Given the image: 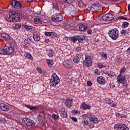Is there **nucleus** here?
Segmentation results:
<instances>
[{
  "label": "nucleus",
  "instance_id": "nucleus-63",
  "mask_svg": "<svg viewBox=\"0 0 130 130\" xmlns=\"http://www.w3.org/2000/svg\"><path fill=\"white\" fill-rule=\"evenodd\" d=\"M117 61H120L121 60V59L120 58H117Z\"/></svg>",
  "mask_w": 130,
  "mask_h": 130
},
{
  "label": "nucleus",
  "instance_id": "nucleus-58",
  "mask_svg": "<svg viewBox=\"0 0 130 130\" xmlns=\"http://www.w3.org/2000/svg\"><path fill=\"white\" fill-rule=\"evenodd\" d=\"M7 35H8V34H6L4 33V34H2L1 36H2V37H3L4 38H5L6 37V36H7Z\"/></svg>",
  "mask_w": 130,
  "mask_h": 130
},
{
  "label": "nucleus",
  "instance_id": "nucleus-25",
  "mask_svg": "<svg viewBox=\"0 0 130 130\" xmlns=\"http://www.w3.org/2000/svg\"><path fill=\"white\" fill-rule=\"evenodd\" d=\"M77 39L79 42H80V43H84V40H85V37L84 36L77 35Z\"/></svg>",
  "mask_w": 130,
  "mask_h": 130
},
{
  "label": "nucleus",
  "instance_id": "nucleus-52",
  "mask_svg": "<svg viewBox=\"0 0 130 130\" xmlns=\"http://www.w3.org/2000/svg\"><path fill=\"white\" fill-rule=\"evenodd\" d=\"M37 70L38 72H39V73H40V74H42V70H41V69L38 68H37Z\"/></svg>",
  "mask_w": 130,
  "mask_h": 130
},
{
  "label": "nucleus",
  "instance_id": "nucleus-40",
  "mask_svg": "<svg viewBox=\"0 0 130 130\" xmlns=\"http://www.w3.org/2000/svg\"><path fill=\"white\" fill-rule=\"evenodd\" d=\"M53 7L55 10H58V5H57V3H53Z\"/></svg>",
  "mask_w": 130,
  "mask_h": 130
},
{
  "label": "nucleus",
  "instance_id": "nucleus-43",
  "mask_svg": "<svg viewBox=\"0 0 130 130\" xmlns=\"http://www.w3.org/2000/svg\"><path fill=\"white\" fill-rule=\"evenodd\" d=\"M20 28H21V24H17L15 25V26L14 27V29H20Z\"/></svg>",
  "mask_w": 130,
  "mask_h": 130
},
{
  "label": "nucleus",
  "instance_id": "nucleus-6",
  "mask_svg": "<svg viewBox=\"0 0 130 130\" xmlns=\"http://www.w3.org/2000/svg\"><path fill=\"white\" fill-rule=\"evenodd\" d=\"M114 128L117 130H128V127H127L126 124L121 123L115 124Z\"/></svg>",
  "mask_w": 130,
  "mask_h": 130
},
{
  "label": "nucleus",
  "instance_id": "nucleus-5",
  "mask_svg": "<svg viewBox=\"0 0 130 130\" xmlns=\"http://www.w3.org/2000/svg\"><path fill=\"white\" fill-rule=\"evenodd\" d=\"M102 21H105V22H109V21H112L114 19V15L112 14L108 13L103 16L102 17Z\"/></svg>",
  "mask_w": 130,
  "mask_h": 130
},
{
  "label": "nucleus",
  "instance_id": "nucleus-36",
  "mask_svg": "<svg viewBox=\"0 0 130 130\" xmlns=\"http://www.w3.org/2000/svg\"><path fill=\"white\" fill-rule=\"evenodd\" d=\"M24 56H25V57H27L29 59H31V58H32V55H31V54H30V53L28 52L24 54Z\"/></svg>",
  "mask_w": 130,
  "mask_h": 130
},
{
  "label": "nucleus",
  "instance_id": "nucleus-22",
  "mask_svg": "<svg viewBox=\"0 0 130 130\" xmlns=\"http://www.w3.org/2000/svg\"><path fill=\"white\" fill-rule=\"evenodd\" d=\"M45 36H49V37H55V36H56V33L53 31H51V32L45 31Z\"/></svg>",
  "mask_w": 130,
  "mask_h": 130
},
{
  "label": "nucleus",
  "instance_id": "nucleus-13",
  "mask_svg": "<svg viewBox=\"0 0 130 130\" xmlns=\"http://www.w3.org/2000/svg\"><path fill=\"white\" fill-rule=\"evenodd\" d=\"M117 82L119 84H122L123 85H124L125 84V75H122L119 77L118 76H117Z\"/></svg>",
  "mask_w": 130,
  "mask_h": 130
},
{
  "label": "nucleus",
  "instance_id": "nucleus-62",
  "mask_svg": "<svg viewBox=\"0 0 130 130\" xmlns=\"http://www.w3.org/2000/svg\"><path fill=\"white\" fill-rule=\"evenodd\" d=\"M127 52L130 54V48H128V49L127 50Z\"/></svg>",
  "mask_w": 130,
  "mask_h": 130
},
{
  "label": "nucleus",
  "instance_id": "nucleus-54",
  "mask_svg": "<svg viewBox=\"0 0 130 130\" xmlns=\"http://www.w3.org/2000/svg\"><path fill=\"white\" fill-rule=\"evenodd\" d=\"M121 34L122 35H125V30L122 29L121 30Z\"/></svg>",
  "mask_w": 130,
  "mask_h": 130
},
{
  "label": "nucleus",
  "instance_id": "nucleus-60",
  "mask_svg": "<svg viewBox=\"0 0 130 130\" xmlns=\"http://www.w3.org/2000/svg\"><path fill=\"white\" fill-rule=\"evenodd\" d=\"M45 42L46 43H48V42H49V39H45Z\"/></svg>",
  "mask_w": 130,
  "mask_h": 130
},
{
  "label": "nucleus",
  "instance_id": "nucleus-55",
  "mask_svg": "<svg viewBox=\"0 0 130 130\" xmlns=\"http://www.w3.org/2000/svg\"><path fill=\"white\" fill-rule=\"evenodd\" d=\"M82 123L83 125H87V124H88V122H87V121L86 120H84V121H83Z\"/></svg>",
  "mask_w": 130,
  "mask_h": 130
},
{
  "label": "nucleus",
  "instance_id": "nucleus-3",
  "mask_svg": "<svg viewBox=\"0 0 130 130\" xmlns=\"http://www.w3.org/2000/svg\"><path fill=\"white\" fill-rule=\"evenodd\" d=\"M92 59L93 56H88V55H86L85 60L83 61V67H92V63H93L92 61Z\"/></svg>",
  "mask_w": 130,
  "mask_h": 130
},
{
  "label": "nucleus",
  "instance_id": "nucleus-38",
  "mask_svg": "<svg viewBox=\"0 0 130 130\" xmlns=\"http://www.w3.org/2000/svg\"><path fill=\"white\" fill-rule=\"evenodd\" d=\"M93 74H94V75H96L97 76H99L100 75V72H99V70H98V69H95L93 71Z\"/></svg>",
  "mask_w": 130,
  "mask_h": 130
},
{
  "label": "nucleus",
  "instance_id": "nucleus-29",
  "mask_svg": "<svg viewBox=\"0 0 130 130\" xmlns=\"http://www.w3.org/2000/svg\"><path fill=\"white\" fill-rule=\"evenodd\" d=\"M23 28L24 29H26L27 31H28L29 32H31L32 31V26L25 25L23 26Z\"/></svg>",
  "mask_w": 130,
  "mask_h": 130
},
{
  "label": "nucleus",
  "instance_id": "nucleus-15",
  "mask_svg": "<svg viewBox=\"0 0 130 130\" xmlns=\"http://www.w3.org/2000/svg\"><path fill=\"white\" fill-rule=\"evenodd\" d=\"M59 113L62 118H68V113L66 112V109L62 108L61 110H59Z\"/></svg>",
  "mask_w": 130,
  "mask_h": 130
},
{
  "label": "nucleus",
  "instance_id": "nucleus-14",
  "mask_svg": "<svg viewBox=\"0 0 130 130\" xmlns=\"http://www.w3.org/2000/svg\"><path fill=\"white\" fill-rule=\"evenodd\" d=\"M13 15H14L13 11L10 12L9 14L7 15L6 16L7 21L8 22H14V16Z\"/></svg>",
  "mask_w": 130,
  "mask_h": 130
},
{
  "label": "nucleus",
  "instance_id": "nucleus-42",
  "mask_svg": "<svg viewBox=\"0 0 130 130\" xmlns=\"http://www.w3.org/2000/svg\"><path fill=\"white\" fill-rule=\"evenodd\" d=\"M5 53V48L4 49L0 48V54H4Z\"/></svg>",
  "mask_w": 130,
  "mask_h": 130
},
{
  "label": "nucleus",
  "instance_id": "nucleus-35",
  "mask_svg": "<svg viewBox=\"0 0 130 130\" xmlns=\"http://www.w3.org/2000/svg\"><path fill=\"white\" fill-rule=\"evenodd\" d=\"M76 51H77V53H78V54H80L81 53H82V50L81 49V47H77L76 48Z\"/></svg>",
  "mask_w": 130,
  "mask_h": 130
},
{
  "label": "nucleus",
  "instance_id": "nucleus-21",
  "mask_svg": "<svg viewBox=\"0 0 130 130\" xmlns=\"http://www.w3.org/2000/svg\"><path fill=\"white\" fill-rule=\"evenodd\" d=\"M81 59V55L77 54H76L73 59V61L75 63H78L80 60Z\"/></svg>",
  "mask_w": 130,
  "mask_h": 130
},
{
  "label": "nucleus",
  "instance_id": "nucleus-2",
  "mask_svg": "<svg viewBox=\"0 0 130 130\" xmlns=\"http://www.w3.org/2000/svg\"><path fill=\"white\" fill-rule=\"evenodd\" d=\"M60 80L59 78L55 73H53L51 77V79L50 80V85L51 87H54L56 85H57L58 83H59Z\"/></svg>",
  "mask_w": 130,
  "mask_h": 130
},
{
  "label": "nucleus",
  "instance_id": "nucleus-27",
  "mask_svg": "<svg viewBox=\"0 0 130 130\" xmlns=\"http://www.w3.org/2000/svg\"><path fill=\"white\" fill-rule=\"evenodd\" d=\"M70 40L71 41L73 42V43H76V42L78 41V35H75L73 37H70Z\"/></svg>",
  "mask_w": 130,
  "mask_h": 130
},
{
  "label": "nucleus",
  "instance_id": "nucleus-11",
  "mask_svg": "<svg viewBox=\"0 0 130 130\" xmlns=\"http://www.w3.org/2000/svg\"><path fill=\"white\" fill-rule=\"evenodd\" d=\"M101 9V5L99 4H92L90 7V11L91 12H96Z\"/></svg>",
  "mask_w": 130,
  "mask_h": 130
},
{
  "label": "nucleus",
  "instance_id": "nucleus-10",
  "mask_svg": "<svg viewBox=\"0 0 130 130\" xmlns=\"http://www.w3.org/2000/svg\"><path fill=\"white\" fill-rule=\"evenodd\" d=\"M4 49L5 51V55H7V54H11L15 52V49L12 47L5 46Z\"/></svg>",
  "mask_w": 130,
  "mask_h": 130
},
{
  "label": "nucleus",
  "instance_id": "nucleus-18",
  "mask_svg": "<svg viewBox=\"0 0 130 130\" xmlns=\"http://www.w3.org/2000/svg\"><path fill=\"white\" fill-rule=\"evenodd\" d=\"M12 13H13L14 22H19L20 21V15L15 11H12Z\"/></svg>",
  "mask_w": 130,
  "mask_h": 130
},
{
  "label": "nucleus",
  "instance_id": "nucleus-50",
  "mask_svg": "<svg viewBox=\"0 0 130 130\" xmlns=\"http://www.w3.org/2000/svg\"><path fill=\"white\" fill-rule=\"evenodd\" d=\"M98 67L99 68V69H102L103 68V64H102L100 63H99L98 64Z\"/></svg>",
  "mask_w": 130,
  "mask_h": 130
},
{
  "label": "nucleus",
  "instance_id": "nucleus-49",
  "mask_svg": "<svg viewBox=\"0 0 130 130\" xmlns=\"http://www.w3.org/2000/svg\"><path fill=\"white\" fill-rule=\"evenodd\" d=\"M87 86H92V82H91V81H88L87 82Z\"/></svg>",
  "mask_w": 130,
  "mask_h": 130
},
{
  "label": "nucleus",
  "instance_id": "nucleus-32",
  "mask_svg": "<svg viewBox=\"0 0 130 130\" xmlns=\"http://www.w3.org/2000/svg\"><path fill=\"white\" fill-rule=\"evenodd\" d=\"M108 104L110 105V106H112V107H116V105L114 104L112 100H109L108 102Z\"/></svg>",
  "mask_w": 130,
  "mask_h": 130
},
{
  "label": "nucleus",
  "instance_id": "nucleus-33",
  "mask_svg": "<svg viewBox=\"0 0 130 130\" xmlns=\"http://www.w3.org/2000/svg\"><path fill=\"white\" fill-rule=\"evenodd\" d=\"M7 121L6 120V118H0V123L2 124H6L7 123Z\"/></svg>",
  "mask_w": 130,
  "mask_h": 130
},
{
  "label": "nucleus",
  "instance_id": "nucleus-37",
  "mask_svg": "<svg viewBox=\"0 0 130 130\" xmlns=\"http://www.w3.org/2000/svg\"><path fill=\"white\" fill-rule=\"evenodd\" d=\"M128 25H129V23L127 22H124L122 25L123 28H127V27H128Z\"/></svg>",
  "mask_w": 130,
  "mask_h": 130
},
{
  "label": "nucleus",
  "instance_id": "nucleus-31",
  "mask_svg": "<svg viewBox=\"0 0 130 130\" xmlns=\"http://www.w3.org/2000/svg\"><path fill=\"white\" fill-rule=\"evenodd\" d=\"M54 54H55L54 51H53V50L52 49H51L49 51L48 55L49 57H52V56H53Z\"/></svg>",
  "mask_w": 130,
  "mask_h": 130
},
{
  "label": "nucleus",
  "instance_id": "nucleus-34",
  "mask_svg": "<svg viewBox=\"0 0 130 130\" xmlns=\"http://www.w3.org/2000/svg\"><path fill=\"white\" fill-rule=\"evenodd\" d=\"M125 71H126V68H125V67H123L122 69L120 70V74L118 75V77H120L122 73H124Z\"/></svg>",
  "mask_w": 130,
  "mask_h": 130
},
{
  "label": "nucleus",
  "instance_id": "nucleus-39",
  "mask_svg": "<svg viewBox=\"0 0 130 130\" xmlns=\"http://www.w3.org/2000/svg\"><path fill=\"white\" fill-rule=\"evenodd\" d=\"M100 54L102 57H104L105 59H107V54H104L103 52H101Z\"/></svg>",
  "mask_w": 130,
  "mask_h": 130
},
{
  "label": "nucleus",
  "instance_id": "nucleus-57",
  "mask_svg": "<svg viewBox=\"0 0 130 130\" xmlns=\"http://www.w3.org/2000/svg\"><path fill=\"white\" fill-rule=\"evenodd\" d=\"M72 113H74V114H77V113H78V111H77L76 110H73Z\"/></svg>",
  "mask_w": 130,
  "mask_h": 130
},
{
  "label": "nucleus",
  "instance_id": "nucleus-47",
  "mask_svg": "<svg viewBox=\"0 0 130 130\" xmlns=\"http://www.w3.org/2000/svg\"><path fill=\"white\" fill-rule=\"evenodd\" d=\"M5 38L6 40H9V39H11V37L9 35H7L5 36Z\"/></svg>",
  "mask_w": 130,
  "mask_h": 130
},
{
  "label": "nucleus",
  "instance_id": "nucleus-16",
  "mask_svg": "<svg viewBox=\"0 0 130 130\" xmlns=\"http://www.w3.org/2000/svg\"><path fill=\"white\" fill-rule=\"evenodd\" d=\"M33 39L35 40V41H40V34L39 31H36L34 32Z\"/></svg>",
  "mask_w": 130,
  "mask_h": 130
},
{
  "label": "nucleus",
  "instance_id": "nucleus-56",
  "mask_svg": "<svg viewBox=\"0 0 130 130\" xmlns=\"http://www.w3.org/2000/svg\"><path fill=\"white\" fill-rule=\"evenodd\" d=\"M87 33L88 34H92V29H88Z\"/></svg>",
  "mask_w": 130,
  "mask_h": 130
},
{
  "label": "nucleus",
  "instance_id": "nucleus-46",
  "mask_svg": "<svg viewBox=\"0 0 130 130\" xmlns=\"http://www.w3.org/2000/svg\"><path fill=\"white\" fill-rule=\"evenodd\" d=\"M24 43H25V44H29V43H30V41H29V39H28V38L25 39V40H24Z\"/></svg>",
  "mask_w": 130,
  "mask_h": 130
},
{
  "label": "nucleus",
  "instance_id": "nucleus-61",
  "mask_svg": "<svg viewBox=\"0 0 130 130\" xmlns=\"http://www.w3.org/2000/svg\"><path fill=\"white\" fill-rule=\"evenodd\" d=\"M28 41H29V42H31V40H32V38H31V37H29V38H28Z\"/></svg>",
  "mask_w": 130,
  "mask_h": 130
},
{
  "label": "nucleus",
  "instance_id": "nucleus-1",
  "mask_svg": "<svg viewBox=\"0 0 130 130\" xmlns=\"http://www.w3.org/2000/svg\"><path fill=\"white\" fill-rule=\"evenodd\" d=\"M108 35L113 40H116L119 36V31L117 28L111 29L109 31Z\"/></svg>",
  "mask_w": 130,
  "mask_h": 130
},
{
  "label": "nucleus",
  "instance_id": "nucleus-44",
  "mask_svg": "<svg viewBox=\"0 0 130 130\" xmlns=\"http://www.w3.org/2000/svg\"><path fill=\"white\" fill-rule=\"evenodd\" d=\"M67 4H72L74 0H64Z\"/></svg>",
  "mask_w": 130,
  "mask_h": 130
},
{
  "label": "nucleus",
  "instance_id": "nucleus-59",
  "mask_svg": "<svg viewBox=\"0 0 130 130\" xmlns=\"http://www.w3.org/2000/svg\"><path fill=\"white\" fill-rule=\"evenodd\" d=\"M23 47L24 49H27V48H28V46H27L26 45H23Z\"/></svg>",
  "mask_w": 130,
  "mask_h": 130
},
{
  "label": "nucleus",
  "instance_id": "nucleus-7",
  "mask_svg": "<svg viewBox=\"0 0 130 130\" xmlns=\"http://www.w3.org/2000/svg\"><path fill=\"white\" fill-rule=\"evenodd\" d=\"M22 122L28 126H33L36 124V123L34 122V121H33V120H31L27 118H24L22 119Z\"/></svg>",
  "mask_w": 130,
  "mask_h": 130
},
{
  "label": "nucleus",
  "instance_id": "nucleus-53",
  "mask_svg": "<svg viewBox=\"0 0 130 130\" xmlns=\"http://www.w3.org/2000/svg\"><path fill=\"white\" fill-rule=\"evenodd\" d=\"M119 19H120V20H126V17H124L123 16H119Z\"/></svg>",
  "mask_w": 130,
  "mask_h": 130
},
{
  "label": "nucleus",
  "instance_id": "nucleus-51",
  "mask_svg": "<svg viewBox=\"0 0 130 130\" xmlns=\"http://www.w3.org/2000/svg\"><path fill=\"white\" fill-rule=\"evenodd\" d=\"M116 115L117 117H122V115L119 114V113H116Z\"/></svg>",
  "mask_w": 130,
  "mask_h": 130
},
{
  "label": "nucleus",
  "instance_id": "nucleus-45",
  "mask_svg": "<svg viewBox=\"0 0 130 130\" xmlns=\"http://www.w3.org/2000/svg\"><path fill=\"white\" fill-rule=\"evenodd\" d=\"M102 73L105 74V75H108V77H110V74L107 71L104 70L102 71Z\"/></svg>",
  "mask_w": 130,
  "mask_h": 130
},
{
  "label": "nucleus",
  "instance_id": "nucleus-48",
  "mask_svg": "<svg viewBox=\"0 0 130 130\" xmlns=\"http://www.w3.org/2000/svg\"><path fill=\"white\" fill-rule=\"evenodd\" d=\"M71 119L74 121V122H77L78 121V119L75 117H72Z\"/></svg>",
  "mask_w": 130,
  "mask_h": 130
},
{
  "label": "nucleus",
  "instance_id": "nucleus-20",
  "mask_svg": "<svg viewBox=\"0 0 130 130\" xmlns=\"http://www.w3.org/2000/svg\"><path fill=\"white\" fill-rule=\"evenodd\" d=\"M0 108L2 111H9L10 110V107L5 104H1L0 105Z\"/></svg>",
  "mask_w": 130,
  "mask_h": 130
},
{
  "label": "nucleus",
  "instance_id": "nucleus-19",
  "mask_svg": "<svg viewBox=\"0 0 130 130\" xmlns=\"http://www.w3.org/2000/svg\"><path fill=\"white\" fill-rule=\"evenodd\" d=\"M96 80L98 83L101 85H105V83H106L105 78L103 76H99Z\"/></svg>",
  "mask_w": 130,
  "mask_h": 130
},
{
  "label": "nucleus",
  "instance_id": "nucleus-9",
  "mask_svg": "<svg viewBox=\"0 0 130 130\" xmlns=\"http://www.w3.org/2000/svg\"><path fill=\"white\" fill-rule=\"evenodd\" d=\"M87 117L90 120V121H92L93 123H98V118L96 117V116L91 113H87Z\"/></svg>",
  "mask_w": 130,
  "mask_h": 130
},
{
  "label": "nucleus",
  "instance_id": "nucleus-28",
  "mask_svg": "<svg viewBox=\"0 0 130 130\" xmlns=\"http://www.w3.org/2000/svg\"><path fill=\"white\" fill-rule=\"evenodd\" d=\"M79 31H85V30L88 29V27L85 26V25L84 24H81L80 25H79Z\"/></svg>",
  "mask_w": 130,
  "mask_h": 130
},
{
  "label": "nucleus",
  "instance_id": "nucleus-26",
  "mask_svg": "<svg viewBox=\"0 0 130 130\" xmlns=\"http://www.w3.org/2000/svg\"><path fill=\"white\" fill-rule=\"evenodd\" d=\"M81 108L84 110L90 109V108H91V107H90V105H87L85 103H83L81 105Z\"/></svg>",
  "mask_w": 130,
  "mask_h": 130
},
{
  "label": "nucleus",
  "instance_id": "nucleus-30",
  "mask_svg": "<svg viewBox=\"0 0 130 130\" xmlns=\"http://www.w3.org/2000/svg\"><path fill=\"white\" fill-rule=\"evenodd\" d=\"M46 61L48 64V67H49V68H51L53 64V61L52 60L47 59Z\"/></svg>",
  "mask_w": 130,
  "mask_h": 130
},
{
  "label": "nucleus",
  "instance_id": "nucleus-64",
  "mask_svg": "<svg viewBox=\"0 0 130 130\" xmlns=\"http://www.w3.org/2000/svg\"><path fill=\"white\" fill-rule=\"evenodd\" d=\"M128 10H130V4L128 5Z\"/></svg>",
  "mask_w": 130,
  "mask_h": 130
},
{
  "label": "nucleus",
  "instance_id": "nucleus-17",
  "mask_svg": "<svg viewBox=\"0 0 130 130\" xmlns=\"http://www.w3.org/2000/svg\"><path fill=\"white\" fill-rule=\"evenodd\" d=\"M66 106L68 108H71L73 106V100L67 98L66 100Z\"/></svg>",
  "mask_w": 130,
  "mask_h": 130
},
{
  "label": "nucleus",
  "instance_id": "nucleus-23",
  "mask_svg": "<svg viewBox=\"0 0 130 130\" xmlns=\"http://www.w3.org/2000/svg\"><path fill=\"white\" fill-rule=\"evenodd\" d=\"M25 107H27V108H28V109H30V110H36V109H38V107L36 106H32L30 105H25Z\"/></svg>",
  "mask_w": 130,
  "mask_h": 130
},
{
  "label": "nucleus",
  "instance_id": "nucleus-41",
  "mask_svg": "<svg viewBox=\"0 0 130 130\" xmlns=\"http://www.w3.org/2000/svg\"><path fill=\"white\" fill-rule=\"evenodd\" d=\"M52 117H53V119H54L55 120H56L58 119V115H56L55 114H53Z\"/></svg>",
  "mask_w": 130,
  "mask_h": 130
},
{
  "label": "nucleus",
  "instance_id": "nucleus-24",
  "mask_svg": "<svg viewBox=\"0 0 130 130\" xmlns=\"http://www.w3.org/2000/svg\"><path fill=\"white\" fill-rule=\"evenodd\" d=\"M34 23L35 24H39V25H40L41 24H42V20H41V19L37 17L34 18Z\"/></svg>",
  "mask_w": 130,
  "mask_h": 130
},
{
  "label": "nucleus",
  "instance_id": "nucleus-12",
  "mask_svg": "<svg viewBox=\"0 0 130 130\" xmlns=\"http://www.w3.org/2000/svg\"><path fill=\"white\" fill-rule=\"evenodd\" d=\"M11 5L13 8H14L15 9H21L22 8L21 3H20L18 1L16 0L12 1Z\"/></svg>",
  "mask_w": 130,
  "mask_h": 130
},
{
  "label": "nucleus",
  "instance_id": "nucleus-4",
  "mask_svg": "<svg viewBox=\"0 0 130 130\" xmlns=\"http://www.w3.org/2000/svg\"><path fill=\"white\" fill-rule=\"evenodd\" d=\"M51 20L52 21H53V22H61V21H62L63 20V17H62V15H61L60 14L56 13L52 16Z\"/></svg>",
  "mask_w": 130,
  "mask_h": 130
},
{
  "label": "nucleus",
  "instance_id": "nucleus-8",
  "mask_svg": "<svg viewBox=\"0 0 130 130\" xmlns=\"http://www.w3.org/2000/svg\"><path fill=\"white\" fill-rule=\"evenodd\" d=\"M62 64L64 68H66L68 70H71V69L73 68V63L72 61L66 60L62 62Z\"/></svg>",
  "mask_w": 130,
  "mask_h": 130
}]
</instances>
